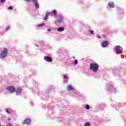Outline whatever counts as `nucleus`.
<instances>
[{
  "label": "nucleus",
  "mask_w": 126,
  "mask_h": 126,
  "mask_svg": "<svg viewBox=\"0 0 126 126\" xmlns=\"http://www.w3.org/2000/svg\"><path fill=\"white\" fill-rule=\"evenodd\" d=\"M6 113H7V114H10V112L8 111V109H6Z\"/></svg>",
  "instance_id": "nucleus-25"
},
{
  "label": "nucleus",
  "mask_w": 126,
  "mask_h": 126,
  "mask_svg": "<svg viewBox=\"0 0 126 126\" xmlns=\"http://www.w3.org/2000/svg\"><path fill=\"white\" fill-rule=\"evenodd\" d=\"M21 92H22V89H21V88H19L16 90V95H18V94H20Z\"/></svg>",
  "instance_id": "nucleus-9"
},
{
  "label": "nucleus",
  "mask_w": 126,
  "mask_h": 126,
  "mask_svg": "<svg viewBox=\"0 0 126 126\" xmlns=\"http://www.w3.org/2000/svg\"><path fill=\"white\" fill-rule=\"evenodd\" d=\"M33 2H34V5L35 6L36 8L38 9L39 7V3L37 0H32Z\"/></svg>",
  "instance_id": "nucleus-8"
},
{
  "label": "nucleus",
  "mask_w": 126,
  "mask_h": 126,
  "mask_svg": "<svg viewBox=\"0 0 126 126\" xmlns=\"http://www.w3.org/2000/svg\"><path fill=\"white\" fill-rule=\"evenodd\" d=\"M115 51L117 54H120L121 53V46H116L115 47Z\"/></svg>",
  "instance_id": "nucleus-7"
},
{
  "label": "nucleus",
  "mask_w": 126,
  "mask_h": 126,
  "mask_svg": "<svg viewBox=\"0 0 126 126\" xmlns=\"http://www.w3.org/2000/svg\"><path fill=\"white\" fill-rule=\"evenodd\" d=\"M62 21H63V19H60L59 20H57V22L60 23L62 22Z\"/></svg>",
  "instance_id": "nucleus-18"
},
{
  "label": "nucleus",
  "mask_w": 126,
  "mask_h": 126,
  "mask_svg": "<svg viewBox=\"0 0 126 126\" xmlns=\"http://www.w3.org/2000/svg\"><path fill=\"white\" fill-rule=\"evenodd\" d=\"M9 9H10L11 10H12V9H13V8H12V6L9 7L8 8V10H9Z\"/></svg>",
  "instance_id": "nucleus-20"
},
{
  "label": "nucleus",
  "mask_w": 126,
  "mask_h": 126,
  "mask_svg": "<svg viewBox=\"0 0 126 126\" xmlns=\"http://www.w3.org/2000/svg\"><path fill=\"white\" fill-rule=\"evenodd\" d=\"M91 124L89 122H87L86 124H85V126H90Z\"/></svg>",
  "instance_id": "nucleus-15"
},
{
  "label": "nucleus",
  "mask_w": 126,
  "mask_h": 126,
  "mask_svg": "<svg viewBox=\"0 0 126 126\" xmlns=\"http://www.w3.org/2000/svg\"><path fill=\"white\" fill-rule=\"evenodd\" d=\"M67 90L70 91H72V90H74V88H73L71 85H69L68 86Z\"/></svg>",
  "instance_id": "nucleus-11"
},
{
  "label": "nucleus",
  "mask_w": 126,
  "mask_h": 126,
  "mask_svg": "<svg viewBox=\"0 0 126 126\" xmlns=\"http://www.w3.org/2000/svg\"><path fill=\"white\" fill-rule=\"evenodd\" d=\"M86 110H89V109H90V107L89 106V105H87L85 107Z\"/></svg>",
  "instance_id": "nucleus-16"
},
{
  "label": "nucleus",
  "mask_w": 126,
  "mask_h": 126,
  "mask_svg": "<svg viewBox=\"0 0 126 126\" xmlns=\"http://www.w3.org/2000/svg\"><path fill=\"white\" fill-rule=\"evenodd\" d=\"M52 12H53V14L54 15H56V14H57V11H56V10H54Z\"/></svg>",
  "instance_id": "nucleus-17"
},
{
  "label": "nucleus",
  "mask_w": 126,
  "mask_h": 126,
  "mask_svg": "<svg viewBox=\"0 0 126 126\" xmlns=\"http://www.w3.org/2000/svg\"><path fill=\"white\" fill-rule=\"evenodd\" d=\"M77 64V60H75L74 62V64L76 65Z\"/></svg>",
  "instance_id": "nucleus-24"
},
{
  "label": "nucleus",
  "mask_w": 126,
  "mask_h": 126,
  "mask_svg": "<svg viewBox=\"0 0 126 126\" xmlns=\"http://www.w3.org/2000/svg\"><path fill=\"white\" fill-rule=\"evenodd\" d=\"M10 120H11L10 118H9V119H8V121H10Z\"/></svg>",
  "instance_id": "nucleus-30"
},
{
  "label": "nucleus",
  "mask_w": 126,
  "mask_h": 126,
  "mask_svg": "<svg viewBox=\"0 0 126 126\" xmlns=\"http://www.w3.org/2000/svg\"><path fill=\"white\" fill-rule=\"evenodd\" d=\"M99 68V65L96 63H92L90 65V69L94 72H97Z\"/></svg>",
  "instance_id": "nucleus-1"
},
{
  "label": "nucleus",
  "mask_w": 126,
  "mask_h": 126,
  "mask_svg": "<svg viewBox=\"0 0 126 126\" xmlns=\"http://www.w3.org/2000/svg\"><path fill=\"white\" fill-rule=\"evenodd\" d=\"M8 29H9V27H8Z\"/></svg>",
  "instance_id": "nucleus-31"
},
{
  "label": "nucleus",
  "mask_w": 126,
  "mask_h": 126,
  "mask_svg": "<svg viewBox=\"0 0 126 126\" xmlns=\"http://www.w3.org/2000/svg\"><path fill=\"white\" fill-rule=\"evenodd\" d=\"M31 123V120L29 118H27L24 120L23 122H22V125L24 126V125H30Z\"/></svg>",
  "instance_id": "nucleus-4"
},
{
  "label": "nucleus",
  "mask_w": 126,
  "mask_h": 126,
  "mask_svg": "<svg viewBox=\"0 0 126 126\" xmlns=\"http://www.w3.org/2000/svg\"><path fill=\"white\" fill-rule=\"evenodd\" d=\"M63 78L65 79H67V76H66V75H64V77Z\"/></svg>",
  "instance_id": "nucleus-23"
},
{
  "label": "nucleus",
  "mask_w": 126,
  "mask_h": 126,
  "mask_svg": "<svg viewBox=\"0 0 126 126\" xmlns=\"http://www.w3.org/2000/svg\"><path fill=\"white\" fill-rule=\"evenodd\" d=\"M64 83H67V80H64Z\"/></svg>",
  "instance_id": "nucleus-27"
},
{
  "label": "nucleus",
  "mask_w": 126,
  "mask_h": 126,
  "mask_svg": "<svg viewBox=\"0 0 126 126\" xmlns=\"http://www.w3.org/2000/svg\"><path fill=\"white\" fill-rule=\"evenodd\" d=\"M0 1L1 2V3H3V2L5 1V0H0Z\"/></svg>",
  "instance_id": "nucleus-22"
},
{
  "label": "nucleus",
  "mask_w": 126,
  "mask_h": 126,
  "mask_svg": "<svg viewBox=\"0 0 126 126\" xmlns=\"http://www.w3.org/2000/svg\"><path fill=\"white\" fill-rule=\"evenodd\" d=\"M89 32H90L91 34H93V33H94V31L91 30H89Z\"/></svg>",
  "instance_id": "nucleus-19"
},
{
  "label": "nucleus",
  "mask_w": 126,
  "mask_h": 126,
  "mask_svg": "<svg viewBox=\"0 0 126 126\" xmlns=\"http://www.w3.org/2000/svg\"><path fill=\"white\" fill-rule=\"evenodd\" d=\"M13 125L12 124H6V126H12Z\"/></svg>",
  "instance_id": "nucleus-21"
},
{
  "label": "nucleus",
  "mask_w": 126,
  "mask_h": 126,
  "mask_svg": "<svg viewBox=\"0 0 126 126\" xmlns=\"http://www.w3.org/2000/svg\"><path fill=\"white\" fill-rule=\"evenodd\" d=\"M26 1H29L30 0H25Z\"/></svg>",
  "instance_id": "nucleus-29"
},
{
  "label": "nucleus",
  "mask_w": 126,
  "mask_h": 126,
  "mask_svg": "<svg viewBox=\"0 0 126 126\" xmlns=\"http://www.w3.org/2000/svg\"><path fill=\"white\" fill-rule=\"evenodd\" d=\"M50 15V13H47L46 14L44 18L43 19V20H47L48 19V16Z\"/></svg>",
  "instance_id": "nucleus-13"
},
{
  "label": "nucleus",
  "mask_w": 126,
  "mask_h": 126,
  "mask_svg": "<svg viewBox=\"0 0 126 126\" xmlns=\"http://www.w3.org/2000/svg\"><path fill=\"white\" fill-rule=\"evenodd\" d=\"M47 31H48V32H51V31H52L51 29H48Z\"/></svg>",
  "instance_id": "nucleus-26"
},
{
  "label": "nucleus",
  "mask_w": 126,
  "mask_h": 126,
  "mask_svg": "<svg viewBox=\"0 0 126 126\" xmlns=\"http://www.w3.org/2000/svg\"><path fill=\"white\" fill-rule=\"evenodd\" d=\"M45 25H46V24L45 23L38 24V25H37V27H42V26H45Z\"/></svg>",
  "instance_id": "nucleus-14"
},
{
  "label": "nucleus",
  "mask_w": 126,
  "mask_h": 126,
  "mask_svg": "<svg viewBox=\"0 0 126 126\" xmlns=\"http://www.w3.org/2000/svg\"><path fill=\"white\" fill-rule=\"evenodd\" d=\"M44 60L48 63H52L53 62V59L51 57L45 56L44 57Z\"/></svg>",
  "instance_id": "nucleus-5"
},
{
  "label": "nucleus",
  "mask_w": 126,
  "mask_h": 126,
  "mask_svg": "<svg viewBox=\"0 0 126 126\" xmlns=\"http://www.w3.org/2000/svg\"><path fill=\"white\" fill-rule=\"evenodd\" d=\"M6 90H8L10 92L12 93H14L15 92V88L12 86H8L6 88Z\"/></svg>",
  "instance_id": "nucleus-3"
},
{
  "label": "nucleus",
  "mask_w": 126,
  "mask_h": 126,
  "mask_svg": "<svg viewBox=\"0 0 126 126\" xmlns=\"http://www.w3.org/2000/svg\"><path fill=\"white\" fill-rule=\"evenodd\" d=\"M103 38H106V35H103Z\"/></svg>",
  "instance_id": "nucleus-28"
},
{
  "label": "nucleus",
  "mask_w": 126,
  "mask_h": 126,
  "mask_svg": "<svg viewBox=\"0 0 126 126\" xmlns=\"http://www.w3.org/2000/svg\"><path fill=\"white\" fill-rule=\"evenodd\" d=\"M7 53H8V50L6 48H4L1 53L0 54V57L3 59L6 57L7 55Z\"/></svg>",
  "instance_id": "nucleus-2"
},
{
  "label": "nucleus",
  "mask_w": 126,
  "mask_h": 126,
  "mask_svg": "<svg viewBox=\"0 0 126 126\" xmlns=\"http://www.w3.org/2000/svg\"><path fill=\"white\" fill-rule=\"evenodd\" d=\"M57 31L58 32H63V31H64V29L63 27L59 28L57 29Z\"/></svg>",
  "instance_id": "nucleus-12"
},
{
  "label": "nucleus",
  "mask_w": 126,
  "mask_h": 126,
  "mask_svg": "<svg viewBox=\"0 0 126 126\" xmlns=\"http://www.w3.org/2000/svg\"><path fill=\"white\" fill-rule=\"evenodd\" d=\"M109 45V42L107 41H103L101 43V46L103 48L107 47Z\"/></svg>",
  "instance_id": "nucleus-6"
},
{
  "label": "nucleus",
  "mask_w": 126,
  "mask_h": 126,
  "mask_svg": "<svg viewBox=\"0 0 126 126\" xmlns=\"http://www.w3.org/2000/svg\"><path fill=\"white\" fill-rule=\"evenodd\" d=\"M108 5L112 8H114V7H115V3H114L113 2H109L108 3Z\"/></svg>",
  "instance_id": "nucleus-10"
}]
</instances>
